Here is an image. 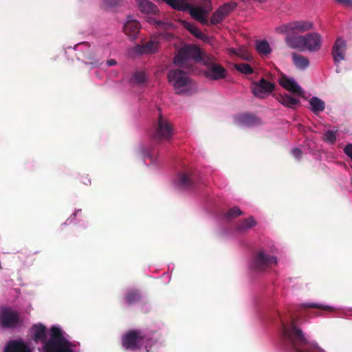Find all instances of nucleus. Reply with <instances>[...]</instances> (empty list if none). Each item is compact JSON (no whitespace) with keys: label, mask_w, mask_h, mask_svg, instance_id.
<instances>
[{"label":"nucleus","mask_w":352,"mask_h":352,"mask_svg":"<svg viewBox=\"0 0 352 352\" xmlns=\"http://www.w3.org/2000/svg\"><path fill=\"white\" fill-rule=\"evenodd\" d=\"M277 263L275 256L266 254L263 251L258 252L254 256L251 267L253 270L262 272Z\"/></svg>","instance_id":"1a4fd4ad"},{"label":"nucleus","mask_w":352,"mask_h":352,"mask_svg":"<svg viewBox=\"0 0 352 352\" xmlns=\"http://www.w3.org/2000/svg\"><path fill=\"white\" fill-rule=\"evenodd\" d=\"M173 135V126L172 124L160 114L152 134V139L157 142H168L171 140Z\"/></svg>","instance_id":"0eeeda50"},{"label":"nucleus","mask_w":352,"mask_h":352,"mask_svg":"<svg viewBox=\"0 0 352 352\" xmlns=\"http://www.w3.org/2000/svg\"><path fill=\"white\" fill-rule=\"evenodd\" d=\"M346 50V42L341 38H338L332 48V56L336 63H339L344 58Z\"/></svg>","instance_id":"f3484780"},{"label":"nucleus","mask_w":352,"mask_h":352,"mask_svg":"<svg viewBox=\"0 0 352 352\" xmlns=\"http://www.w3.org/2000/svg\"><path fill=\"white\" fill-rule=\"evenodd\" d=\"M291 323L287 326L282 320V335L287 341L292 349L293 352H324L323 350L309 344L302 331L296 327V319L291 314Z\"/></svg>","instance_id":"f03ea898"},{"label":"nucleus","mask_w":352,"mask_h":352,"mask_svg":"<svg viewBox=\"0 0 352 352\" xmlns=\"http://www.w3.org/2000/svg\"><path fill=\"white\" fill-rule=\"evenodd\" d=\"M236 7V4L234 3H224L213 13L210 19V23L212 25H217L221 23Z\"/></svg>","instance_id":"f8f14e48"},{"label":"nucleus","mask_w":352,"mask_h":352,"mask_svg":"<svg viewBox=\"0 0 352 352\" xmlns=\"http://www.w3.org/2000/svg\"><path fill=\"white\" fill-rule=\"evenodd\" d=\"M176 186L180 190H188L195 185V175L192 173L183 172L177 175Z\"/></svg>","instance_id":"4468645a"},{"label":"nucleus","mask_w":352,"mask_h":352,"mask_svg":"<svg viewBox=\"0 0 352 352\" xmlns=\"http://www.w3.org/2000/svg\"><path fill=\"white\" fill-rule=\"evenodd\" d=\"M305 308H312L317 309L320 311H329L332 312L334 311L335 309L333 307L329 305H324L320 303H315V302H308L305 303L302 305Z\"/></svg>","instance_id":"c756f323"},{"label":"nucleus","mask_w":352,"mask_h":352,"mask_svg":"<svg viewBox=\"0 0 352 352\" xmlns=\"http://www.w3.org/2000/svg\"><path fill=\"white\" fill-rule=\"evenodd\" d=\"M190 71L185 72L182 69H171L168 73V79L170 83L173 86L177 94H181L186 91L189 86L190 79L188 73Z\"/></svg>","instance_id":"423d86ee"},{"label":"nucleus","mask_w":352,"mask_h":352,"mask_svg":"<svg viewBox=\"0 0 352 352\" xmlns=\"http://www.w3.org/2000/svg\"><path fill=\"white\" fill-rule=\"evenodd\" d=\"M279 101L281 104L289 108H294L297 104L300 103L299 100L287 94L281 96Z\"/></svg>","instance_id":"c85d7f7f"},{"label":"nucleus","mask_w":352,"mask_h":352,"mask_svg":"<svg viewBox=\"0 0 352 352\" xmlns=\"http://www.w3.org/2000/svg\"><path fill=\"white\" fill-rule=\"evenodd\" d=\"M80 182L86 186H89L91 184V179L87 176L83 175L80 177Z\"/></svg>","instance_id":"ea45409f"},{"label":"nucleus","mask_w":352,"mask_h":352,"mask_svg":"<svg viewBox=\"0 0 352 352\" xmlns=\"http://www.w3.org/2000/svg\"><path fill=\"white\" fill-rule=\"evenodd\" d=\"M280 84L287 91L300 96H303V90L294 80L288 78L286 76H283L280 80Z\"/></svg>","instance_id":"a211bd4d"},{"label":"nucleus","mask_w":352,"mask_h":352,"mask_svg":"<svg viewBox=\"0 0 352 352\" xmlns=\"http://www.w3.org/2000/svg\"><path fill=\"white\" fill-rule=\"evenodd\" d=\"M190 15L196 21L203 25H208V21L206 18L207 13L204 8L200 6H190L188 10Z\"/></svg>","instance_id":"aec40b11"},{"label":"nucleus","mask_w":352,"mask_h":352,"mask_svg":"<svg viewBox=\"0 0 352 352\" xmlns=\"http://www.w3.org/2000/svg\"><path fill=\"white\" fill-rule=\"evenodd\" d=\"M344 152L352 160V144H347L344 148Z\"/></svg>","instance_id":"e433bc0d"},{"label":"nucleus","mask_w":352,"mask_h":352,"mask_svg":"<svg viewBox=\"0 0 352 352\" xmlns=\"http://www.w3.org/2000/svg\"><path fill=\"white\" fill-rule=\"evenodd\" d=\"M201 8H204L207 13H209L212 10V3L210 0H204Z\"/></svg>","instance_id":"c9c22d12"},{"label":"nucleus","mask_w":352,"mask_h":352,"mask_svg":"<svg viewBox=\"0 0 352 352\" xmlns=\"http://www.w3.org/2000/svg\"><path fill=\"white\" fill-rule=\"evenodd\" d=\"M87 59H88V60H89V61H90V63H91V64H94V62L92 61V59H93V58H92L91 57H89V58H88Z\"/></svg>","instance_id":"79ce46f5"},{"label":"nucleus","mask_w":352,"mask_h":352,"mask_svg":"<svg viewBox=\"0 0 352 352\" xmlns=\"http://www.w3.org/2000/svg\"><path fill=\"white\" fill-rule=\"evenodd\" d=\"M146 156H147L148 158H151V157H151V155L150 154H148Z\"/></svg>","instance_id":"37998d69"},{"label":"nucleus","mask_w":352,"mask_h":352,"mask_svg":"<svg viewBox=\"0 0 352 352\" xmlns=\"http://www.w3.org/2000/svg\"><path fill=\"white\" fill-rule=\"evenodd\" d=\"M140 23L136 20H129L124 25L123 30L131 38H135L140 31Z\"/></svg>","instance_id":"412c9836"},{"label":"nucleus","mask_w":352,"mask_h":352,"mask_svg":"<svg viewBox=\"0 0 352 352\" xmlns=\"http://www.w3.org/2000/svg\"><path fill=\"white\" fill-rule=\"evenodd\" d=\"M313 28L312 23L306 21H296L280 25L276 28L280 34L302 33Z\"/></svg>","instance_id":"6e6552de"},{"label":"nucleus","mask_w":352,"mask_h":352,"mask_svg":"<svg viewBox=\"0 0 352 352\" xmlns=\"http://www.w3.org/2000/svg\"><path fill=\"white\" fill-rule=\"evenodd\" d=\"M133 80L138 85L143 84L146 80L144 72H136L133 76Z\"/></svg>","instance_id":"72a5a7b5"},{"label":"nucleus","mask_w":352,"mask_h":352,"mask_svg":"<svg viewBox=\"0 0 352 352\" xmlns=\"http://www.w3.org/2000/svg\"><path fill=\"white\" fill-rule=\"evenodd\" d=\"M338 3L346 7H352V0H335Z\"/></svg>","instance_id":"58836bf2"},{"label":"nucleus","mask_w":352,"mask_h":352,"mask_svg":"<svg viewBox=\"0 0 352 352\" xmlns=\"http://www.w3.org/2000/svg\"><path fill=\"white\" fill-rule=\"evenodd\" d=\"M107 63L109 66H113L116 65V61L114 59H110L107 60Z\"/></svg>","instance_id":"a19ab883"},{"label":"nucleus","mask_w":352,"mask_h":352,"mask_svg":"<svg viewBox=\"0 0 352 352\" xmlns=\"http://www.w3.org/2000/svg\"><path fill=\"white\" fill-rule=\"evenodd\" d=\"M275 89V85L262 78L258 82H253L252 91L253 94L259 98H263L265 96L271 94Z\"/></svg>","instance_id":"9b49d317"},{"label":"nucleus","mask_w":352,"mask_h":352,"mask_svg":"<svg viewBox=\"0 0 352 352\" xmlns=\"http://www.w3.org/2000/svg\"><path fill=\"white\" fill-rule=\"evenodd\" d=\"M124 299L129 305L136 303L141 300L140 292L136 289H129L125 294Z\"/></svg>","instance_id":"a878e982"},{"label":"nucleus","mask_w":352,"mask_h":352,"mask_svg":"<svg viewBox=\"0 0 352 352\" xmlns=\"http://www.w3.org/2000/svg\"><path fill=\"white\" fill-rule=\"evenodd\" d=\"M151 338L140 329H131L122 336V345L126 350L136 351L151 343Z\"/></svg>","instance_id":"20e7f679"},{"label":"nucleus","mask_w":352,"mask_h":352,"mask_svg":"<svg viewBox=\"0 0 352 352\" xmlns=\"http://www.w3.org/2000/svg\"><path fill=\"white\" fill-rule=\"evenodd\" d=\"M324 140L328 142L331 144H334L336 141V132L331 130L327 131L324 134Z\"/></svg>","instance_id":"f704fd0d"},{"label":"nucleus","mask_w":352,"mask_h":352,"mask_svg":"<svg viewBox=\"0 0 352 352\" xmlns=\"http://www.w3.org/2000/svg\"><path fill=\"white\" fill-rule=\"evenodd\" d=\"M235 68L237 71L244 74H251L253 73V69L248 63H238L235 65Z\"/></svg>","instance_id":"2f4dec72"},{"label":"nucleus","mask_w":352,"mask_h":352,"mask_svg":"<svg viewBox=\"0 0 352 352\" xmlns=\"http://www.w3.org/2000/svg\"><path fill=\"white\" fill-rule=\"evenodd\" d=\"M140 12L146 14H155L157 7L149 0H135Z\"/></svg>","instance_id":"4be33fe9"},{"label":"nucleus","mask_w":352,"mask_h":352,"mask_svg":"<svg viewBox=\"0 0 352 352\" xmlns=\"http://www.w3.org/2000/svg\"><path fill=\"white\" fill-rule=\"evenodd\" d=\"M236 122L240 126H245L248 127L259 126L263 123L259 117L250 113H245L239 115L236 118Z\"/></svg>","instance_id":"2eb2a0df"},{"label":"nucleus","mask_w":352,"mask_h":352,"mask_svg":"<svg viewBox=\"0 0 352 352\" xmlns=\"http://www.w3.org/2000/svg\"><path fill=\"white\" fill-rule=\"evenodd\" d=\"M257 52L263 55H267L271 52V47L267 41L263 40L257 41L256 44Z\"/></svg>","instance_id":"7c9ffc66"},{"label":"nucleus","mask_w":352,"mask_h":352,"mask_svg":"<svg viewBox=\"0 0 352 352\" xmlns=\"http://www.w3.org/2000/svg\"><path fill=\"white\" fill-rule=\"evenodd\" d=\"M242 214L243 212L240 210V208L237 206H234L228 210L226 213V217L228 219H232Z\"/></svg>","instance_id":"473e14b6"},{"label":"nucleus","mask_w":352,"mask_h":352,"mask_svg":"<svg viewBox=\"0 0 352 352\" xmlns=\"http://www.w3.org/2000/svg\"><path fill=\"white\" fill-rule=\"evenodd\" d=\"M322 38L316 32L309 33L305 35V49L311 52H318L321 48Z\"/></svg>","instance_id":"ddd939ff"},{"label":"nucleus","mask_w":352,"mask_h":352,"mask_svg":"<svg viewBox=\"0 0 352 352\" xmlns=\"http://www.w3.org/2000/svg\"><path fill=\"white\" fill-rule=\"evenodd\" d=\"M292 56L293 63L298 69L303 70L309 67V60L307 57L296 53H293Z\"/></svg>","instance_id":"5701e85b"},{"label":"nucleus","mask_w":352,"mask_h":352,"mask_svg":"<svg viewBox=\"0 0 352 352\" xmlns=\"http://www.w3.org/2000/svg\"><path fill=\"white\" fill-rule=\"evenodd\" d=\"M184 26L196 38L201 40H204L205 38H206V36L194 24L184 21Z\"/></svg>","instance_id":"cd10ccee"},{"label":"nucleus","mask_w":352,"mask_h":352,"mask_svg":"<svg viewBox=\"0 0 352 352\" xmlns=\"http://www.w3.org/2000/svg\"><path fill=\"white\" fill-rule=\"evenodd\" d=\"M292 153L295 158L300 159L302 157V152L301 149H300L298 148H294L292 150Z\"/></svg>","instance_id":"4c0bfd02"},{"label":"nucleus","mask_w":352,"mask_h":352,"mask_svg":"<svg viewBox=\"0 0 352 352\" xmlns=\"http://www.w3.org/2000/svg\"><path fill=\"white\" fill-rule=\"evenodd\" d=\"M309 104L311 111L315 113L322 111L325 107L324 102L318 97H312L309 100Z\"/></svg>","instance_id":"bb28decb"},{"label":"nucleus","mask_w":352,"mask_h":352,"mask_svg":"<svg viewBox=\"0 0 352 352\" xmlns=\"http://www.w3.org/2000/svg\"><path fill=\"white\" fill-rule=\"evenodd\" d=\"M204 64L208 66V69L206 72V76L212 80H219L226 78V70L219 64L215 63L214 59L206 56L204 59Z\"/></svg>","instance_id":"9d476101"},{"label":"nucleus","mask_w":352,"mask_h":352,"mask_svg":"<svg viewBox=\"0 0 352 352\" xmlns=\"http://www.w3.org/2000/svg\"><path fill=\"white\" fill-rule=\"evenodd\" d=\"M32 331L34 340L43 343L44 352H75L76 344L66 338L65 333L58 327H51L47 340L46 327L42 324H34Z\"/></svg>","instance_id":"f257e3e1"},{"label":"nucleus","mask_w":352,"mask_h":352,"mask_svg":"<svg viewBox=\"0 0 352 352\" xmlns=\"http://www.w3.org/2000/svg\"><path fill=\"white\" fill-rule=\"evenodd\" d=\"M256 225V221L252 217H250L241 221L236 227L237 232L240 233L245 232L249 229Z\"/></svg>","instance_id":"b1692460"},{"label":"nucleus","mask_w":352,"mask_h":352,"mask_svg":"<svg viewBox=\"0 0 352 352\" xmlns=\"http://www.w3.org/2000/svg\"><path fill=\"white\" fill-rule=\"evenodd\" d=\"M23 320L19 311L8 307L0 308V326L5 329H16L23 327Z\"/></svg>","instance_id":"39448f33"},{"label":"nucleus","mask_w":352,"mask_h":352,"mask_svg":"<svg viewBox=\"0 0 352 352\" xmlns=\"http://www.w3.org/2000/svg\"><path fill=\"white\" fill-rule=\"evenodd\" d=\"M4 352H32L30 347L21 339L10 341L5 347Z\"/></svg>","instance_id":"6ab92c4d"},{"label":"nucleus","mask_w":352,"mask_h":352,"mask_svg":"<svg viewBox=\"0 0 352 352\" xmlns=\"http://www.w3.org/2000/svg\"><path fill=\"white\" fill-rule=\"evenodd\" d=\"M207 54L195 45H187L180 48L175 56L173 62L179 67H183L188 71L192 70L190 62H204Z\"/></svg>","instance_id":"7ed1b4c3"},{"label":"nucleus","mask_w":352,"mask_h":352,"mask_svg":"<svg viewBox=\"0 0 352 352\" xmlns=\"http://www.w3.org/2000/svg\"><path fill=\"white\" fill-rule=\"evenodd\" d=\"M158 45V42L155 40H151L150 41L146 43L143 45H138L136 47V50L140 54H146V53H151L154 52Z\"/></svg>","instance_id":"393cba45"},{"label":"nucleus","mask_w":352,"mask_h":352,"mask_svg":"<svg viewBox=\"0 0 352 352\" xmlns=\"http://www.w3.org/2000/svg\"><path fill=\"white\" fill-rule=\"evenodd\" d=\"M285 43L287 46L292 49L299 50L301 52L305 51V36L293 35L294 34H286Z\"/></svg>","instance_id":"dca6fc26"}]
</instances>
